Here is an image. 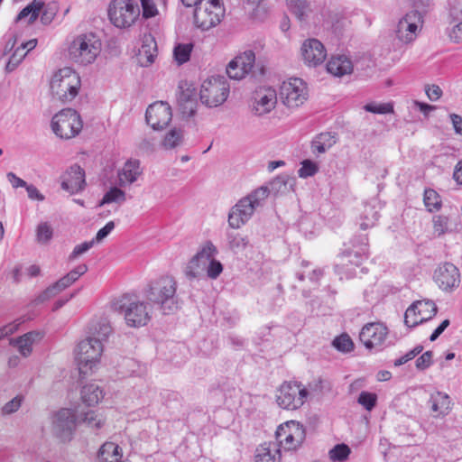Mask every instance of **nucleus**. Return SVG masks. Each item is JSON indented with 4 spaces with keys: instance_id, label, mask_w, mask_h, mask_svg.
<instances>
[{
    "instance_id": "a18cd8bd",
    "label": "nucleus",
    "mask_w": 462,
    "mask_h": 462,
    "mask_svg": "<svg viewBox=\"0 0 462 462\" xmlns=\"http://www.w3.org/2000/svg\"><path fill=\"white\" fill-rule=\"evenodd\" d=\"M192 51V44H178L173 50V55L176 61L181 65L189 60Z\"/></svg>"
},
{
    "instance_id": "393cba45",
    "label": "nucleus",
    "mask_w": 462,
    "mask_h": 462,
    "mask_svg": "<svg viewBox=\"0 0 462 462\" xmlns=\"http://www.w3.org/2000/svg\"><path fill=\"white\" fill-rule=\"evenodd\" d=\"M157 56V44L154 38L151 35H144L143 43L137 54V60L142 67H148L153 63Z\"/></svg>"
},
{
    "instance_id": "338daca9",
    "label": "nucleus",
    "mask_w": 462,
    "mask_h": 462,
    "mask_svg": "<svg viewBox=\"0 0 462 462\" xmlns=\"http://www.w3.org/2000/svg\"><path fill=\"white\" fill-rule=\"evenodd\" d=\"M115 228V223L114 221H109L106 224V226L104 227H102L101 229H99L95 236V238H93V242L96 244V243H100L102 242L110 233L111 231Z\"/></svg>"
},
{
    "instance_id": "603ef678",
    "label": "nucleus",
    "mask_w": 462,
    "mask_h": 462,
    "mask_svg": "<svg viewBox=\"0 0 462 462\" xmlns=\"http://www.w3.org/2000/svg\"><path fill=\"white\" fill-rule=\"evenodd\" d=\"M365 110L374 114H389L393 112V106L390 103L377 104L368 103L364 106Z\"/></svg>"
},
{
    "instance_id": "b1692460",
    "label": "nucleus",
    "mask_w": 462,
    "mask_h": 462,
    "mask_svg": "<svg viewBox=\"0 0 462 462\" xmlns=\"http://www.w3.org/2000/svg\"><path fill=\"white\" fill-rule=\"evenodd\" d=\"M42 338L40 331H30L16 338H11L9 344L17 348L23 357H28L32 353L33 345Z\"/></svg>"
},
{
    "instance_id": "4d7b16f0",
    "label": "nucleus",
    "mask_w": 462,
    "mask_h": 462,
    "mask_svg": "<svg viewBox=\"0 0 462 462\" xmlns=\"http://www.w3.org/2000/svg\"><path fill=\"white\" fill-rule=\"evenodd\" d=\"M223 272L222 263L216 260L214 257L208 262L206 273L207 276L210 279H217Z\"/></svg>"
},
{
    "instance_id": "2f4dec72",
    "label": "nucleus",
    "mask_w": 462,
    "mask_h": 462,
    "mask_svg": "<svg viewBox=\"0 0 462 462\" xmlns=\"http://www.w3.org/2000/svg\"><path fill=\"white\" fill-rule=\"evenodd\" d=\"M337 143L335 134L326 132L318 134L311 142V149L314 153H324Z\"/></svg>"
},
{
    "instance_id": "72a5a7b5",
    "label": "nucleus",
    "mask_w": 462,
    "mask_h": 462,
    "mask_svg": "<svg viewBox=\"0 0 462 462\" xmlns=\"http://www.w3.org/2000/svg\"><path fill=\"white\" fill-rule=\"evenodd\" d=\"M103 397V390L96 383H88L81 390V398L88 406L97 404Z\"/></svg>"
},
{
    "instance_id": "f704fd0d",
    "label": "nucleus",
    "mask_w": 462,
    "mask_h": 462,
    "mask_svg": "<svg viewBox=\"0 0 462 462\" xmlns=\"http://www.w3.org/2000/svg\"><path fill=\"white\" fill-rule=\"evenodd\" d=\"M379 218V213L374 206L370 204L364 205V208L359 216V226L363 230L373 227Z\"/></svg>"
},
{
    "instance_id": "79ce46f5",
    "label": "nucleus",
    "mask_w": 462,
    "mask_h": 462,
    "mask_svg": "<svg viewBox=\"0 0 462 462\" xmlns=\"http://www.w3.org/2000/svg\"><path fill=\"white\" fill-rule=\"evenodd\" d=\"M227 241L230 249L236 253L244 251L249 244V240L246 236H243L237 233H228Z\"/></svg>"
},
{
    "instance_id": "774afa93",
    "label": "nucleus",
    "mask_w": 462,
    "mask_h": 462,
    "mask_svg": "<svg viewBox=\"0 0 462 462\" xmlns=\"http://www.w3.org/2000/svg\"><path fill=\"white\" fill-rule=\"evenodd\" d=\"M449 38L454 42H462V22L452 28Z\"/></svg>"
},
{
    "instance_id": "dca6fc26",
    "label": "nucleus",
    "mask_w": 462,
    "mask_h": 462,
    "mask_svg": "<svg viewBox=\"0 0 462 462\" xmlns=\"http://www.w3.org/2000/svg\"><path fill=\"white\" fill-rule=\"evenodd\" d=\"M422 24V16L419 11L413 10L402 17L396 27L395 34L397 39L403 43L413 42Z\"/></svg>"
},
{
    "instance_id": "4c0bfd02",
    "label": "nucleus",
    "mask_w": 462,
    "mask_h": 462,
    "mask_svg": "<svg viewBox=\"0 0 462 462\" xmlns=\"http://www.w3.org/2000/svg\"><path fill=\"white\" fill-rule=\"evenodd\" d=\"M234 65L240 67L242 70H245V74L247 75L252 71L254 66L255 55L253 51H245L242 54L236 56L234 60Z\"/></svg>"
},
{
    "instance_id": "c03bdc74",
    "label": "nucleus",
    "mask_w": 462,
    "mask_h": 462,
    "mask_svg": "<svg viewBox=\"0 0 462 462\" xmlns=\"http://www.w3.org/2000/svg\"><path fill=\"white\" fill-rule=\"evenodd\" d=\"M287 4L299 20H304L309 10L307 0H287Z\"/></svg>"
},
{
    "instance_id": "a19ab883",
    "label": "nucleus",
    "mask_w": 462,
    "mask_h": 462,
    "mask_svg": "<svg viewBox=\"0 0 462 462\" xmlns=\"http://www.w3.org/2000/svg\"><path fill=\"white\" fill-rule=\"evenodd\" d=\"M83 422L91 429H99L104 424L103 418L98 415L95 411H88L81 414L79 419V423Z\"/></svg>"
},
{
    "instance_id": "1a4fd4ad",
    "label": "nucleus",
    "mask_w": 462,
    "mask_h": 462,
    "mask_svg": "<svg viewBox=\"0 0 462 462\" xmlns=\"http://www.w3.org/2000/svg\"><path fill=\"white\" fill-rule=\"evenodd\" d=\"M51 128L57 136L70 139L80 132L82 121L76 110L62 109L52 117Z\"/></svg>"
},
{
    "instance_id": "864d4df0",
    "label": "nucleus",
    "mask_w": 462,
    "mask_h": 462,
    "mask_svg": "<svg viewBox=\"0 0 462 462\" xmlns=\"http://www.w3.org/2000/svg\"><path fill=\"white\" fill-rule=\"evenodd\" d=\"M377 396L375 393L362 392L358 396V403L367 411H372L376 405Z\"/></svg>"
},
{
    "instance_id": "ddd939ff",
    "label": "nucleus",
    "mask_w": 462,
    "mask_h": 462,
    "mask_svg": "<svg viewBox=\"0 0 462 462\" xmlns=\"http://www.w3.org/2000/svg\"><path fill=\"white\" fill-rule=\"evenodd\" d=\"M77 421L72 410L60 409L52 416L51 432L61 441H69L72 439Z\"/></svg>"
},
{
    "instance_id": "f03ea898",
    "label": "nucleus",
    "mask_w": 462,
    "mask_h": 462,
    "mask_svg": "<svg viewBox=\"0 0 462 462\" xmlns=\"http://www.w3.org/2000/svg\"><path fill=\"white\" fill-rule=\"evenodd\" d=\"M112 309L122 315L125 324L131 328L143 327L152 319L151 304L130 294H124L116 299L112 302Z\"/></svg>"
},
{
    "instance_id": "0e129e2a",
    "label": "nucleus",
    "mask_w": 462,
    "mask_h": 462,
    "mask_svg": "<svg viewBox=\"0 0 462 462\" xmlns=\"http://www.w3.org/2000/svg\"><path fill=\"white\" fill-rule=\"evenodd\" d=\"M94 245L95 243L93 242V240H90L76 245L72 253L70 254L69 259L74 260L78 258L79 255L83 254L84 253L88 252L90 248H92Z\"/></svg>"
},
{
    "instance_id": "2eb2a0df",
    "label": "nucleus",
    "mask_w": 462,
    "mask_h": 462,
    "mask_svg": "<svg viewBox=\"0 0 462 462\" xmlns=\"http://www.w3.org/2000/svg\"><path fill=\"white\" fill-rule=\"evenodd\" d=\"M279 95L286 106L298 107L307 99V88L302 79H291L282 84Z\"/></svg>"
},
{
    "instance_id": "20e7f679",
    "label": "nucleus",
    "mask_w": 462,
    "mask_h": 462,
    "mask_svg": "<svg viewBox=\"0 0 462 462\" xmlns=\"http://www.w3.org/2000/svg\"><path fill=\"white\" fill-rule=\"evenodd\" d=\"M268 195L269 189L261 187L241 199L228 214L229 226L235 229L244 226L251 218L254 210L262 206Z\"/></svg>"
},
{
    "instance_id": "a878e982",
    "label": "nucleus",
    "mask_w": 462,
    "mask_h": 462,
    "mask_svg": "<svg viewBox=\"0 0 462 462\" xmlns=\"http://www.w3.org/2000/svg\"><path fill=\"white\" fill-rule=\"evenodd\" d=\"M429 402L430 410L435 413L434 417H445L452 409L450 397L442 392L438 391L431 393Z\"/></svg>"
},
{
    "instance_id": "6e6552de",
    "label": "nucleus",
    "mask_w": 462,
    "mask_h": 462,
    "mask_svg": "<svg viewBox=\"0 0 462 462\" xmlns=\"http://www.w3.org/2000/svg\"><path fill=\"white\" fill-rule=\"evenodd\" d=\"M139 15V5L134 0H112L109 4V19L118 28L130 27Z\"/></svg>"
},
{
    "instance_id": "f3484780",
    "label": "nucleus",
    "mask_w": 462,
    "mask_h": 462,
    "mask_svg": "<svg viewBox=\"0 0 462 462\" xmlns=\"http://www.w3.org/2000/svg\"><path fill=\"white\" fill-rule=\"evenodd\" d=\"M172 118L170 105L163 101H157L146 109L145 119L147 124L154 130L165 128Z\"/></svg>"
},
{
    "instance_id": "ea45409f",
    "label": "nucleus",
    "mask_w": 462,
    "mask_h": 462,
    "mask_svg": "<svg viewBox=\"0 0 462 462\" xmlns=\"http://www.w3.org/2000/svg\"><path fill=\"white\" fill-rule=\"evenodd\" d=\"M424 205L430 212L438 211L441 208L439 194L432 189H426L423 198Z\"/></svg>"
},
{
    "instance_id": "c756f323",
    "label": "nucleus",
    "mask_w": 462,
    "mask_h": 462,
    "mask_svg": "<svg viewBox=\"0 0 462 462\" xmlns=\"http://www.w3.org/2000/svg\"><path fill=\"white\" fill-rule=\"evenodd\" d=\"M327 70L328 73L336 76L342 77L350 74L353 71V65L351 60L344 56L339 55L332 57L327 63Z\"/></svg>"
},
{
    "instance_id": "bb28decb",
    "label": "nucleus",
    "mask_w": 462,
    "mask_h": 462,
    "mask_svg": "<svg viewBox=\"0 0 462 462\" xmlns=\"http://www.w3.org/2000/svg\"><path fill=\"white\" fill-rule=\"evenodd\" d=\"M142 172L139 160L130 159L126 161L123 168L118 171L120 185L133 184L137 180Z\"/></svg>"
},
{
    "instance_id": "c9c22d12",
    "label": "nucleus",
    "mask_w": 462,
    "mask_h": 462,
    "mask_svg": "<svg viewBox=\"0 0 462 462\" xmlns=\"http://www.w3.org/2000/svg\"><path fill=\"white\" fill-rule=\"evenodd\" d=\"M43 7L44 4L42 0H33L18 14L15 22L17 23L28 17V23H32L37 19Z\"/></svg>"
},
{
    "instance_id": "423d86ee",
    "label": "nucleus",
    "mask_w": 462,
    "mask_h": 462,
    "mask_svg": "<svg viewBox=\"0 0 462 462\" xmlns=\"http://www.w3.org/2000/svg\"><path fill=\"white\" fill-rule=\"evenodd\" d=\"M101 50V42L94 33H84L76 37L69 47L72 61L79 65H88L95 61Z\"/></svg>"
},
{
    "instance_id": "f8f14e48",
    "label": "nucleus",
    "mask_w": 462,
    "mask_h": 462,
    "mask_svg": "<svg viewBox=\"0 0 462 462\" xmlns=\"http://www.w3.org/2000/svg\"><path fill=\"white\" fill-rule=\"evenodd\" d=\"M277 444L287 450H295L301 446L306 432L302 424L291 420L278 427L276 432Z\"/></svg>"
},
{
    "instance_id": "9d476101",
    "label": "nucleus",
    "mask_w": 462,
    "mask_h": 462,
    "mask_svg": "<svg viewBox=\"0 0 462 462\" xmlns=\"http://www.w3.org/2000/svg\"><path fill=\"white\" fill-rule=\"evenodd\" d=\"M225 14L220 0H205L194 11V23L203 31L217 25Z\"/></svg>"
},
{
    "instance_id": "58836bf2",
    "label": "nucleus",
    "mask_w": 462,
    "mask_h": 462,
    "mask_svg": "<svg viewBox=\"0 0 462 462\" xmlns=\"http://www.w3.org/2000/svg\"><path fill=\"white\" fill-rule=\"evenodd\" d=\"M294 183V179L289 175H280L270 183V189L274 193L288 192Z\"/></svg>"
},
{
    "instance_id": "4be33fe9",
    "label": "nucleus",
    "mask_w": 462,
    "mask_h": 462,
    "mask_svg": "<svg viewBox=\"0 0 462 462\" xmlns=\"http://www.w3.org/2000/svg\"><path fill=\"white\" fill-rule=\"evenodd\" d=\"M253 112L256 116H263L271 112L276 105L277 94L272 88H259L254 97Z\"/></svg>"
},
{
    "instance_id": "4468645a",
    "label": "nucleus",
    "mask_w": 462,
    "mask_h": 462,
    "mask_svg": "<svg viewBox=\"0 0 462 462\" xmlns=\"http://www.w3.org/2000/svg\"><path fill=\"white\" fill-rule=\"evenodd\" d=\"M437 312L438 308L432 300H417L406 310L404 323L407 327L414 328L431 319Z\"/></svg>"
},
{
    "instance_id": "473e14b6",
    "label": "nucleus",
    "mask_w": 462,
    "mask_h": 462,
    "mask_svg": "<svg viewBox=\"0 0 462 462\" xmlns=\"http://www.w3.org/2000/svg\"><path fill=\"white\" fill-rule=\"evenodd\" d=\"M207 250H199L188 263L185 268V275L189 280L199 279L204 276L203 266L199 265L198 259L207 258Z\"/></svg>"
},
{
    "instance_id": "09e8293b",
    "label": "nucleus",
    "mask_w": 462,
    "mask_h": 462,
    "mask_svg": "<svg viewBox=\"0 0 462 462\" xmlns=\"http://www.w3.org/2000/svg\"><path fill=\"white\" fill-rule=\"evenodd\" d=\"M125 201V193L122 189L116 187L111 188L103 197L100 206L112 203V202H119L122 203Z\"/></svg>"
},
{
    "instance_id": "052dcab7",
    "label": "nucleus",
    "mask_w": 462,
    "mask_h": 462,
    "mask_svg": "<svg viewBox=\"0 0 462 462\" xmlns=\"http://www.w3.org/2000/svg\"><path fill=\"white\" fill-rule=\"evenodd\" d=\"M448 218L444 216H436L433 217V227L434 231L438 233V236H441L446 233L448 229Z\"/></svg>"
},
{
    "instance_id": "aec40b11",
    "label": "nucleus",
    "mask_w": 462,
    "mask_h": 462,
    "mask_svg": "<svg viewBox=\"0 0 462 462\" xmlns=\"http://www.w3.org/2000/svg\"><path fill=\"white\" fill-rule=\"evenodd\" d=\"M85 185V171L78 164L70 166L61 176V188L70 194L81 191Z\"/></svg>"
},
{
    "instance_id": "a211bd4d",
    "label": "nucleus",
    "mask_w": 462,
    "mask_h": 462,
    "mask_svg": "<svg viewBox=\"0 0 462 462\" xmlns=\"http://www.w3.org/2000/svg\"><path fill=\"white\" fill-rule=\"evenodd\" d=\"M300 51L304 63L310 67L322 64L327 57V51L323 43L314 38L305 40Z\"/></svg>"
},
{
    "instance_id": "6e6d98bb",
    "label": "nucleus",
    "mask_w": 462,
    "mask_h": 462,
    "mask_svg": "<svg viewBox=\"0 0 462 462\" xmlns=\"http://www.w3.org/2000/svg\"><path fill=\"white\" fill-rule=\"evenodd\" d=\"M23 402V395H17L14 398H13L11 401L6 402L3 408H2V414L3 415H10L19 410L22 403Z\"/></svg>"
},
{
    "instance_id": "37998d69",
    "label": "nucleus",
    "mask_w": 462,
    "mask_h": 462,
    "mask_svg": "<svg viewBox=\"0 0 462 462\" xmlns=\"http://www.w3.org/2000/svg\"><path fill=\"white\" fill-rule=\"evenodd\" d=\"M73 282L70 281V279L66 274L62 278H60L59 281H57L55 283H53L51 286L48 287L45 291L43 292L44 298H50L53 297L59 292L65 290L67 287L71 285Z\"/></svg>"
},
{
    "instance_id": "9b49d317",
    "label": "nucleus",
    "mask_w": 462,
    "mask_h": 462,
    "mask_svg": "<svg viewBox=\"0 0 462 462\" xmlns=\"http://www.w3.org/2000/svg\"><path fill=\"white\" fill-rule=\"evenodd\" d=\"M229 94V86L220 77L212 78L203 82L200 88V100L208 107H216L222 105Z\"/></svg>"
},
{
    "instance_id": "0eeeda50",
    "label": "nucleus",
    "mask_w": 462,
    "mask_h": 462,
    "mask_svg": "<svg viewBox=\"0 0 462 462\" xmlns=\"http://www.w3.org/2000/svg\"><path fill=\"white\" fill-rule=\"evenodd\" d=\"M309 392L299 382H284L277 390L276 402L285 410L295 411L306 402Z\"/></svg>"
},
{
    "instance_id": "f257e3e1",
    "label": "nucleus",
    "mask_w": 462,
    "mask_h": 462,
    "mask_svg": "<svg viewBox=\"0 0 462 462\" xmlns=\"http://www.w3.org/2000/svg\"><path fill=\"white\" fill-rule=\"evenodd\" d=\"M111 333L112 328L106 319L90 323L88 337L80 341L75 350L80 374H87L97 365L103 352V342Z\"/></svg>"
},
{
    "instance_id": "e433bc0d",
    "label": "nucleus",
    "mask_w": 462,
    "mask_h": 462,
    "mask_svg": "<svg viewBox=\"0 0 462 462\" xmlns=\"http://www.w3.org/2000/svg\"><path fill=\"white\" fill-rule=\"evenodd\" d=\"M184 133L181 128L174 127L164 136L162 145L165 149H173L183 143Z\"/></svg>"
},
{
    "instance_id": "7c9ffc66",
    "label": "nucleus",
    "mask_w": 462,
    "mask_h": 462,
    "mask_svg": "<svg viewBox=\"0 0 462 462\" xmlns=\"http://www.w3.org/2000/svg\"><path fill=\"white\" fill-rule=\"evenodd\" d=\"M97 458L99 462H122L121 448L114 442H106L99 448Z\"/></svg>"
},
{
    "instance_id": "c85d7f7f",
    "label": "nucleus",
    "mask_w": 462,
    "mask_h": 462,
    "mask_svg": "<svg viewBox=\"0 0 462 462\" xmlns=\"http://www.w3.org/2000/svg\"><path fill=\"white\" fill-rule=\"evenodd\" d=\"M281 450L276 442H264L255 450V462H280Z\"/></svg>"
},
{
    "instance_id": "49530a36",
    "label": "nucleus",
    "mask_w": 462,
    "mask_h": 462,
    "mask_svg": "<svg viewBox=\"0 0 462 462\" xmlns=\"http://www.w3.org/2000/svg\"><path fill=\"white\" fill-rule=\"evenodd\" d=\"M351 450L349 447L344 443L336 445L329 450V458L332 461L343 462L347 459Z\"/></svg>"
},
{
    "instance_id": "3c124183",
    "label": "nucleus",
    "mask_w": 462,
    "mask_h": 462,
    "mask_svg": "<svg viewBox=\"0 0 462 462\" xmlns=\"http://www.w3.org/2000/svg\"><path fill=\"white\" fill-rule=\"evenodd\" d=\"M319 171V166L316 162L310 160H304L301 162V167L298 171L300 178H308L314 176Z\"/></svg>"
},
{
    "instance_id": "412c9836",
    "label": "nucleus",
    "mask_w": 462,
    "mask_h": 462,
    "mask_svg": "<svg viewBox=\"0 0 462 462\" xmlns=\"http://www.w3.org/2000/svg\"><path fill=\"white\" fill-rule=\"evenodd\" d=\"M458 269L450 263L440 265L434 273V280L442 290L457 287L460 282Z\"/></svg>"
},
{
    "instance_id": "8fccbe9b",
    "label": "nucleus",
    "mask_w": 462,
    "mask_h": 462,
    "mask_svg": "<svg viewBox=\"0 0 462 462\" xmlns=\"http://www.w3.org/2000/svg\"><path fill=\"white\" fill-rule=\"evenodd\" d=\"M37 241L41 244H47L52 237V228L47 223H41L36 230Z\"/></svg>"
},
{
    "instance_id": "e2e57ef3",
    "label": "nucleus",
    "mask_w": 462,
    "mask_h": 462,
    "mask_svg": "<svg viewBox=\"0 0 462 462\" xmlns=\"http://www.w3.org/2000/svg\"><path fill=\"white\" fill-rule=\"evenodd\" d=\"M433 354L431 351H426L416 360V368L419 370H425L432 364Z\"/></svg>"
},
{
    "instance_id": "39448f33",
    "label": "nucleus",
    "mask_w": 462,
    "mask_h": 462,
    "mask_svg": "<svg viewBox=\"0 0 462 462\" xmlns=\"http://www.w3.org/2000/svg\"><path fill=\"white\" fill-rule=\"evenodd\" d=\"M80 85L79 74L71 68L65 67L52 76L50 87L53 98L67 103L76 97Z\"/></svg>"
},
{
    "instance_id": "7ed1b4c3",
    "label": "nucleus",
    "mask_w": 462,
    "mask_h": 462,
    "mask_svg": "<svg viewBox=\"0 0 462 462\" xmlns=\"http://www.w3.org/2000/svg\"><path fill=\"white\" fill-rule=\"evenodd\" d=\"M176 291L175 279L171 276H162L148 285L146 298L150 302L159 305L163 314H170L179 308Z\"/></svg>"
},
{
    "instance_id": "bf43d9fd",
    "label": "nucleus",
    "mask_w": 462,
    "mask_h": 462,
    "mask_svg": "<svg viewBox=\"0 0 462 462\" xmlns=\"http://www.w3.org/2000/svg\"><path fill=\"white\" fill-rule=\"evenodd\" d=\"M141 5L143 18L149 19L154 17L158 14V10L153 0H141Z\"/></svg>"
},
{
    "instance_id": "6ab92c4d",
    "label": "nucleus",
    "mask_w": 462,
    "mask_h": 462,
    "mask_svg": "<svg viewBox=\"0 0 462 462\" xmlns=\"http://www.w3.org/2000/svg\"><path fill=\"white\" fill-rule=\"evenodd\" d=\"M388 334L387 328L382 323H369L363 327L359 338L366 348L380 346Z\"/></svg>"
},
{
    "instance_id": "5701e85b",
    "label": "nucleus",
    "mask_w": 462,
    "mask_h": 462,
    "mask_svg": "<svg viewBox=\"0 0 462 462\" xmlns=\"http://www.w3.org/2000/svg\"><path fill=\"white\" fill-rule=\"evenodd\" d=\"M352 247L344 251L342 254L343 258H347V261L358 266L362 261L368 256V238L363 235L358 237H355L352 240Z\"/></svg>"
},
{
    "instance_id": "680f3d73",
    "label": "nucleus",
    "mask_w": 462,
    "mask_h": 462,
    "mask_svg": "<svg viewBox=\"0 0 462 462\" xmlns=\"http://www.w3.org/2000/svg\"><path fill=\"white\" fill-rule=\"evenodd\" d=\"M422 350H423V346H415L413 349L409 351L407 354H405L404 356H402L400 358L396 359L394 361V365L395 366H400L402 365L406 364L408 361L413 359L416 356L420 354L422 352Z\"/></svg>"
},
{
    "instance_id": "cd10ccee",
    "label": "nucleus",
    "mask_w": 462,
    "mask_h": 462,
    "mask_svg": "<svg viewBox=\"0 0 462 462\" xmlns=\"http://www.w3.org/2000/svg\"><path fill=\"white\" fill-rule=\"evenodd\" d=\"M179 109L183 116H193L197 109V93L195 89L181 90L178 96Z\"/></svg>"
},
{
    "instance_id": "13d9d810",
    "label": "nucleus",
    "mask_w": 462,
    "mask_h": 462,
    "mask_svg": "<svg viewBox=\"0 0 462 462\" xmlns=\"http://www.w3.org/2000/svg\"><path fill=\"white\" fill-rule=\"evenodd\" d=\"M200 250H207V252H208L207 254H208V256H207L206 259L205 258H200V257L198 259L199 265H202L203 266V272H205L207 270L208 262L217 254V248H216V246L211 242H207L201 247Z\"/></svg>"
},
{
    "instance_id": "de8ad7c7",
    "label": "nucleus",
    "mask_w": 462,
    "mask_h": 462,
    "mask_svg": "<svg viewBox=\"0 0 462 462\" xmlns=\"http://www.w3.org/2000/svg\"><path fill=\"white\" fill-rule=\"evenodd\" d=\"M332 345L336 349L343 353H349L354 349V343L347 334L337 337L333 340Z\"/></svg>"
},
{
    "instance_id": "69168bd1",
    "label": "nucleus",
    "mask_w": 462,
    "mask_h": 462,
    "mask_svg": "<svg viewBox=\"0 0 462 462\" xmlns=\"http://www.w3.org/2000/svg\"><path fill=\"white\" fill-rule=\"evenodd\" d=\"M226 74L232 79H242L245 77V70H242L240 67L234 65V61L231 60L226 67Z\"/></svg>"
},
{
    "instance_id": "5fc2aeb1",
    "label": "nucleus",
    "mask_w": 462,
    "mask_h": 462,
    "mask_svg": "<svg viewBox=\"0 0 462 462\" xmlns=\"http://www.w3.org/2000/svg\"><path fill=\"white\" fill-rule=\"evenodd\" d=\"M26 54L27 52H23V50L17 48L6 63L5 70L7 72L14 71L24 59Z\"/></svg>"
}]
</instances>
